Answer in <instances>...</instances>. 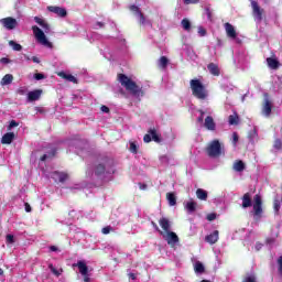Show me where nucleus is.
<instances>
[{
	"instance_id": "nucleus-1",
	"label": "nucleus",
	"mask_w": 282,
	"mask_h": 282,
	"mask_svg": "<svg viewBox=\"0 0 282 282\" xmlns=\"http://www.w3.org/2000/svg\"><path fill=\"white\" fill-rule=\"evenodd\" d=\"M113 161L108 158L99 159L94 163L93 173L87 171L86 175L91 180H101V182H109L113 175Z\"/></svg>"
},
{
	"instance_id": "nucleus-2",
	"label": "nucleus",
	"mask_w": 282,
	"mask_h": 282,
	"mask_svg": "<svg viewBox=\"0 0 282 282\" xmlns=\"http://www.w3.org/2000/svg\"><path fill=\"white\" fill-rule=\"evenodd\" d=\"M34 21L40 26V28L37 25L32 26V32L35 36V41H37V43H40V45H43L44 47L52 48L53 47L52 42H50V40H47V35H45V34H50V24H47V21H45L40 17H35ZM41 28L43 30H41Z\"/></svg>"
},
{
	"instance_id": "nucleus-3",
	"label": "nucleus",
	"mask_w": 282,
	"mask_h": 282,
	"mask_svg": "<svg viewBox=\"0 0 282 282\" xmlns=\"http://www.w3.org/2000/svg\"><path fill=\"white\" fill-rule=\"evenodd\" d=\"M119 83L127 89V91L134 96V98H138V100L144 97V90H142V87L138 86V84L131 80L128 76L120 74Z\"/></svg>"
},
{
	"instance_id": "nucleus-4",
	"label": "nucleus",
	"mask_w": 282,
	"mask_h": 282,
	"mask_svg": "<svg viewBox=\"0 0 282 282\" xmlns=\"http://www.w3.org/2000/svg\"><path fill=\"white\" fill-rule=\"evenodd\" d=\"M189 89L194 98H196L200 102L208 101L209 93H208V89H206V86H204V84L202 83V80L191 79Z\"/></svg>"
},
{
	"instance_id": "nucleus-5",
	"label": "nucleus",
	"mask_w": 282,
	"mask_h": 282,
	"mask_svg": "<svg viewBox=\"0 0 282 282\" xmlns=\"http://www.w3.org/2000/svg\"><path fill=\"white\" fill-rule=\"evenodd\" d=\"M207 155H209V158H219L220 155H224V145H221L219 140H213L208 144Z\"/></svg>"
},
{
	"instance_id": "nucleus-6",
	"label": "nucleus",
	"mask_w": 282,
	"mask_h": 282,
	"mask_svg": "<svg viewBox=\"0 0 282 282\" xmlns=\"http://www.w3.org/2000/svg\"><path fill=\"white\" fill-rule=\"evenodd\" d=\"M73 268H78L79 274L84 278V282H91V276L89 275V267L84 260H79L73 264Z\"/></svg>"
},
{
	"instance_id": "nucleus-7",
	"label": "nucleus",
	"mask_w": 282,
	"mask_h": 282,
	"mask_svg": "<svg viewBox=\"0 0 282 282\" xmlns=\"http://www.w3.org/2000/svg\"><path fill=\"white\" fill-rule=\"evenodd\" d=\"M251 8H252V17L256 21V23H261L263 21V14H265V11L259 7V3L257 1H251Z\"/></svg>"
},
{
	"instance_id": "nucleus-8",
	"label": "nucleus",
	"mask_w": 282,
	"mask_h": 282,
	"mask_svg": "<svg viewBox=\"0 0 282 282\" xmlns=\"http://www.w3.org/2000/svg\"><path fill=\"white\" fill-rule=\"evenodd\" d=\"M160 235L163 237V239L167 242L171 248H175L176 243H180V237H177V234L173 231H160Z\"/></svg>"
},
{
	"instance_id": "nucleus-9",
	"label": "nucleus",
	"mask_w": 282,
	"mask_h": 282,
	"mask_svg": "<svg viewBox=\"0 0 282 282\" xmlns=\"http://www.w3.org/2000/svg\"><path fill=\"white\" fill-rule=\"evenodd\" d=\"M261 204V196L256 195L253 198V217L257 221H259L263 215V207Z\"/></svg>"
},
{
	"instance_id": "nucleus-10",
	"label": "nucleus",
	"mask_w": 282,
	"mask_h": 282,
	"mask_svg": "<svg viewBox=\"0 0 282 282\" xmlns=\"http://www.w3.org/2000/svg\"><path fill=\"white\" fill-rule=\"evenodd\" d=\"M130 12H133L134 15H137L141 25H151V22L148 21L147 18H144V14H142V11H140V8H138L137 6H130Z\"/></svg>"
},
{
	"instance_id": "nucleus-11",
	"label": "nucleus",
	"mask_w": 282,
	"mask_h": 282,
	"mask_svg": "<svg viewBox=\"0 0 282 282\" xmlns=\"http://www.w3.org/2000/svg\"><path fill=\"white\" fill-rule=\"evenodd\" d=\"M272 113V102L270 101V97L268 94H264V102L262 106V116L265 118H270V115Z\"/></svg>"
},
{
	"instance_id": "nucleus-12",
	"label": "nucleus",
	"mask_w": 282,
	"mask_h": 282,
	"mask_svg": "<svg viewBox=\"0 0 282 282\" xmlns=\"http://www.w3.org/2000/svg\"><path fill=\"white\" fill-rule=\"evenodd\" d=\"M1 25L6 28V30H14L19 23L17 22V19L14 18H3L0 20Z\"/></svg>"
},
{
	"instance_id": "nucleus-13",
	"label": "nucleus",
	"mask_w": 282,
	"mask_h": 282,
	"mask_svg": "<svg viewBox=\"0 0 282 282\" xmlns=\"http://www.w3.org/2000/svg\"><path fill=\"white\" fill-rule=\"evenodd\" d=\"M46 177H51L52 180H54V182H65V180H67V174L63 173V172H52L50 174H45Z\"/></svg>"
},
{
	"instance_id": "nucleus-14",
	"label": "nucleus",
	"mask_w": 282,
	"mask_h": 282,
	"mask_svg": "<svg viewBox=\"0 0 282 282\" xmlns=\"http://www.w3.org/2000/svg\"><path fill=\"white\" fill-rule=\"evenodd\" d=\"M48 12H53L57 17L65 18L67 17V10L63 7H47Z\"/></svg>"
},
{
	"instance_id": "nucleus-15",
	"label": "nucleus",
	"mask_w": 282,
	"mask_h": 282,
	"mask_svg": "<svg viewBox=\"0 0 282 282\" xmlns=\"http://www.w3.org/2000/svg\"><path fill=\"white\" fill-rule=\"evenodd\" d=\"M204 127H205V129H207V131H215V129H217V124L215 123V119H213L212 116H207L205 118Z\"/></svg>"
},
{
	"instance_id": "nucleus-16",
	"label": "nucleus",
	"mask_w": 282,
	"mask_h": 282,
	"mask_svg": "<svg viewBox=\"0 0 282 282\" xmlns=\"http://www.w3.org/2000/svg\"><path fill=\"white\" fill-rule=\"evenodd\" d=\"M205 241L212 246L217 243L219 241V230H215L214 232L207 235L205 237Z\"/></svg>"
},
{
	"instance_id": "nucleus-17",
	"label": "nucleus",
	"mask_w": 282,
	"mask_h": 282,
	"mask_svg": "<svg viewBox=\"0 0 282 282\" xmlns=\"http://www.w3.org/2000/svg\"><path fill=\"white\" fill-rule=\"evenodd\" d=\"M41 94H43V90H41V89L30 91L28 94V101L34 102V101L39 100V98H41Z\"/></svg>"
},
{
	"instance_id": "nucleus-18",
	"label": "nucleus",
	"mask_w": 282,
	"mask_h": 282,
	"mask_svg": "<svg viewBox=\"0 0 282 282\" xmlns=\"http://www.w3.org/2000/svg\"><path fill=\"white\" fill-rule=\"evenodd\" d=\"M225 30L229 39H237V31L235 30V26H232V24L228 22L225 23Z\"/></svg>"
},
{
	"instance_id": "nucleus-19",
	"label": "nucleus",
	"mask_w": 282,
	"mask_h": 282,
	"mask_svg": "<svg viewBox=\"0 0 282 282\" xmlns=\"http://www.w3.org/2000/svg\"><path fill=\"white\" fill-rule=\"evenodd\" d=\"M185 210H187L188 215H193L195 210H197V203L195 200H188L184 203Z\"/></svg>"
},
{
	"instance_id": "nucleus-20",
	"label": "nucleus",
	"mask_w": 282,
	"mask_h": 282,
	"mask_svg": "<svg viewBox=\"0 0 282 282\" xmlns=\"http://www.w3.org/2000/svg\"><path fill=\"white\" fill-rule=\"evenodd\" d=\"M159 224L161 226V228L164 230L163 232H170L171 231V221L169 220V218H161L159 220Z\"/></svg>"
},
{
	"instance_id": "nucleus-21",
	"label": "nucleus",
	"mask_w": 282,
	"mask_h": 282,
	"mask_svg": "<svg viewBox=\"0 0 282 282\" xmlns=\"http://www.w3.org/2000/svg\"><path fill=\"white\" fill-rule=\"evenodd\" d=\"M58 76L61 78H64V80H68V83H78V79H76V77L72 74H66L65 72H61L58 73Z\"/></svg>"
},
{
	"instance_id": "nucleus-22",
	"label": "nucleus",
	"mask_w": 282,
	"mask_h": 282,
	"mask_svg": "<svg viewBox=\"0 0 282 282\" xmlns=\"http://www.w3.org/2000/svg\"><path fill=\"white\" fill-rule=\"evenodd\" d=\"M12 140H14V134L13 132H7L2 139H1V143L2 144H12Z\"/></svg>"
},
{
	"instance_id": "nucleus-23",
	"label": "nucleus",
	"mask_w": 282,
	"mask_h": 282,
	"mask_svg": "<svg viewBox=\"0 0 282 282\" xmlns=\"http://www.w3.org/2000/svg\"><path fill=\"white\" fill-rule=\"evenodd\" d=\"M252 206V199L250 198V193H246L242 196V208H250Z\"/></svg>"
},
{
	"instance_id": "nucleus-24",
	"label": "nucleus",
	"mask_w": 282,
	"mask_h": 282,
	"mask_svg": "<svg viewBox=\"0 0 282 282\" xmlns=\"http://www.w3.org/2000/svg\"><path fill=\"white\" fill-rule=\"evenodd\" d=\"M205 270L206 269H205V267H204V264L202 262L196 261L194 263V272H195V274H204Z\"/></svg>"
},
{
	"instance_id": "nucleus-25",
	"label": "nucleus",
	"mask_w": 282,
	"mask_h": 282,
	"mask_svg": "<svg viewBox=\"0 0 282 282\" xmlns=\"http://www.w3.org/2000/svg\"><path fill=\"white\" fill-rule=\"evenodd\" d=\"M12 80H14V77L11 74H7L2 77L0 85L6 87V85L12 84Z\"/></svg>"
},
{
	"instance_id": "nucleus-26",
	"label": "nucleus",
	"mask_w": 282,
	"mask_h": 282,
	"mask_svg": "<svg viewBox=\"0 0 282 282\" xmlns=\"http://www.w3.org/2000/svg\"><path fill=\"white\" fill-rule=\"evenodd\" d=\"M196 196L202 202H206L208 199V192H206L205 189L198 188L196 191Z\"/></svg>"
},
{
	"instance_id": "nucleus-27",
	"label": "nucleus",
	"mask_w": 282,
	"mask_h": 282,
	"mask_svg": "<svg viewBox=\"0 0 282 282\" xmlns=\"http://www.w3.org/2000/svg\"><path fill=\"white\" fill-rule=\"evenodd\" d=\"M207 69L209 70L210 74H213V76H219V66H217L214 63H210L207 66Z\"/></svg>"
},
{
	"instance_id": "nucleus-28",
	"label": "nucleus",
	"mask_w": 282,
	"mask_h": 282,
	"mask_svg": "<svg viewBox=\"0 0 282 282\" xmlns=\"http://www.w3.org/2000/svg\"><path fill=\"white\" fill-rule=\"evenodd\" d=\"M267 63L270 69H279V61L275 58L269 57L267 58Z\"/></svg>"
},
{
	"instance_id": "nucleus-29",
	"label": "nucleus",
	"mask_w": 282,
	"mask_h": 282,
	"mask_svg": "<svg viewBox=\"0 0 282 282\" xmlns=\"http://www.w3.org/2000/svg\"><path fill=\"white\" fill-rule=\"evenodd\" d=\"M246 169V164H243V161H237L234 163V171H236L237 173H241L242 171H245Z\"/></svg>"
},
{
	"instance_id": "nucleus-30",
	"label": "nucleus",
	"mask_w": 282,
	"mask_h": 282,
	"mask_svg": "<svg viewBox=\"0 0 282 282\" xmlns=\"http://www.w3.org/2000/svg\"><path fill=\"white\" fill-rule=\"evenodd\" d=\"M248 138L250 140V142H257V140H259V134L257 133V129H252L249 134Z\"/></svg>"
},
{
	"instance_id": "nucleus-31",
	"label": "nucleus",
	"mask_w": 282,
	"mask_h": 282,
	"mask_svg": "<svg viewBox=\"0 0 282 282\" xmlns=\"http://www.w3.org/2000/svg\"><path fill=\"white\" fill-rule=\"evenodd\" d=\"M148 133L154 142H160V135H158V130H155V128L150 129Z\"/></svg>"
},
{
	"instance_id": "nucleus-32",
	"label": "nucleus",
	"mask_w": 282,
	"mask_h": 282,
	"mask_svg": "<svg viewBox=\"0 0 282 282\" xmlns=\"http://www.w3.org/2000/svg\"><path fill=\"white\" fill-rule=\"evenodd\" d=\"M148 133L154 142H160V135H158V130H155V128L150 129Z\"/></svg>"
},
{
	"instance_id": "nucleus-33",
	"label": "nucleus",
	"mask_w": 282,
	"mask_h": 282,
	"mask_svg": "<svg viewBox=\"0 0 282 282\" xmlns=\"http://www.w3.org/2000/svg\"><path fill=\"white\" fill-rule=\"evenodd\" d=\"M9 46L12 47V50L14 52H21V50H23V46H21V44L14 42V41H9Z\"/></svg>"
},
{
	"instance_id": "nucleus-34",
	"label": "nucleus",
	"mask_w": 282,
	"mask_h": 282,
	"mask_svg": "<svg viewBox=\"0 0 282 282\" xmlns=\"http://www.w3.org/2000/svg\"><path fill=\"white\" fill-rule=\"evenodd\" d=\"M166 197L170 206H175V204H177V198H175V194L167 193Z\"/></svg>"
},
{
	"instance_id": "nucleus-35",
	"label": "nucleus",
	"mask_w": 282,
	"mask_h": 282,
	"mask_svg": "<svg viewBox=\"0 0 282 282\" xmlns=\"http://www.w3.org/2000/svg\"><path fill=\"white\" fill-rule=\"evenodd\" d=\"M48 269L55 276H61V274H63V269H56L54 264H48Z\"/></svg>"
},
{
	"instance_id": "nucleus-36",
	"label": "nucleus",
	"mask_w": 282,
	"mask_h": 282,
	"mask_svg": "<svg viewBox=\"0 0 282 282\" xmlns=\"http://www.w3.org/2000/svg\"><path fill=\"white\" fill-rule=\"evenodd\" d=\"M181 25L185 32H191V21L188 19H183Z\"/></svg>"
},
{
	"instance_id": "nucleus-37",
	"label": "nucleus",
	"mask_w": 282,
	"mask_h": 282,
	"mask_svg": "<svg viewBox=\"0 0 282 282\" xmlns=\"http://www.w3.org/2000/svg\"><path fill=\"white\" fill-rule=\"evenodd\" d=\"M167 65H169V58H166V56H162L159 59V67H161L162 69H166Z\"/></svg>"
},
{
	"instance_id": "nucleus-38",
	"label": "nucleus",
	"mask_w": 282,
	"mask_h": 282,
	"mask_svg": "<svg viewBox=\"0 0 282 282\" xmlns=\"http://www.w3.org/2000/svg\"><path fill=\"white\" fill-rule=\"evenodd\" d=\"M229 124H239V116H237V112L229 116Z\"/></svg>"
},
{
	"instance_id": "nucleus-39",
	"label": "nucleus",
	"mask_w": 282,
	"mask_h": 282,
	"mask_svg": "<svg viewBox=\"0 0 282 282\" xmlns=\"http://www.w3.org/2000/svg\"><path fill=\"white\" fill-rule=\"evenodd\" d=\"M242 282H257V276H254V274H247Z\"/></svg>"
},
{
	"instance_id": "nucleus-40",
	"label": "nucleus",
	"mask_w": 282,
	"mask_h": 282,
	"mask_svg": "<svg viewBox=\"0 0 282 282\" xmlns=\"http://www.w3.org/2000/svg\"><path fill=\"white\" fill-rule=\"evenodd\" d=\"M129 144H130L129 151L134 154L138 153V144H135V142L133 141H130Z\"/></svg>"
},
{
	"instance_id": "nucleus-41",
	"label": "nucleus",
	"mask_w": 282,
	"mask_h": 282,
	"mask_svg": "<svg viewBox=\"0 0 282 282\" xmlns=\"http://www.w3.org/2000/svg\"><path fill=\"white\" fill-rule=\"evenodd\" d=\"M231 142H232L234 147H237V143L239 142V134H237V132L232 133Z\"/></svg>"
},
{
	"instance_id": "nucleus-42",
	"label": "nucleus",
	"mask_w": 282,
	"mask_h": 282,
	"mask_svg": "<svg viewBox=\"0 0 282 282\" xmlns=\"http://www.w3.org/2000/svg\"><path fill=\"white\" fill-rule=\"evenodd\" d=\"M111 230H113V227L107 226L101 229V232H102V235H109V232H111Z\"/></svg>"
},
{
	"instance_id": "nucleus-43",
	"label": "nucleus",
	"mask_w": 282,
	"mask_h": 282,
	"mask_svg": "<svg viewBox=\"0 0 282 282\" xmlns=\"http://www.w3.org/2000/svg\"><path fill=\"white\" fill-rule=\"evenodd\" d=\"M183 2L185 3V6H191V4L199 3V0H183Z\"/></svg>"
},
{
	"instance_id": "nucleus-44",
	"label": "nucleus",
	"mask_w": 282,
	"mask_h": 282,
	"mask_svg": "<svg viewBox=\"0 0 282 282\" xmlns=\"http://www.w3.org/2000/svg\"><path fill=\"white\" fill-rule=\"evenodd\" d=\"M7 243H14V236L13 235H7Z\"/></svg>"
},
{
	"instance_id": "nucleus-45",
	"label": "nucleus",
	"mask_w": 282,
	"mask_h": 282,
	"mask_svg": "<svg viewBox=\"0 0 282 282\" xmlns=\"http://www.w3.org/2000/svg\"><path fill=\"white\" fill-rule=\"evenodd\" d=\"M18 126H19V123L17 121L12 120L8 127V130L11 131V129H14V127H18Z\"/></svg>"
},
{
	"instance_id": "nucleus-46",
	"label": "nucleus",
	"mask_w": 282,
	"mask_h": 282,
	"mask_svg": "<svg viewBox=\"0 0 282 282\" xmlns=\"http://www.w3.org/2000/svg\"><path fill=\"white\" fill-rule=\"evenodd\" d=\"M215 219H217V214H209V215H207V220L208 221H215Z\"/></svg>"
},
{
	"instance_id": "nucleus-47",
	"label": "nucleus",
	"mask_w": 282,
	"mask_h": 282,
	"mask_svg": "<svg viewBox=\"0 0 282 282\" xmlns=\"http://www.w3.org/2000/svg\"><path fill=\"white\" fill-rule=\"evenodd\" d=\"M198 34H199V36H205L206 35V29H204L203 26H198Z\"/></svg>"
},
{
	"instance_id": "nucleus-48",
	"label": "nucleus",
	"mask_w": 282,
	"mask_h": 282,
	"mask_svg": "<svg viewBox=\"0 0 282 282\" xmlns=\"http://www.w3.org/2000/svg\"><path fill=\"white\" fill-rule=\"evenodd\" d=\"M151 140H152V138H151V134H150V133H148V134H145V135L143 137V142H145V143L151 142Z\"/></svg>"
},
{
	"instance_id": "nucleus-49",
	"label": "nucleus",
	"mask_w": 282,
	"mask_h": 282,
	"mask_svg": "<svg viewBox=\"0 0 282 282\" xmlns=\"http://www.w3.org/2000/svg\"><path fill=\"white\" fill-rule=\"evenodd\" d=\"M34 78H35V80H43V78H45V76L41 73H37L34 75Z\"/></svg>"
},
{
	"instance_id": "nucleus-50",
	"label": "nucleus",
	"mask_w": 282,
	"mask_h": 282,
	"mask_svg": "<svg viewBox=\"0 0 282 282\" xmlns=\"http://www.w3.org/2000/svg\"><path fill=\"white\" fill-rule=\"evenodd\" d=\"M0 63H2V65H8V63H10V59L8 57H2L0 59Z\"/></svg>"
},
{
	"instance_id": "nucleus-51",
	"label": "nucleus",
	"mask_w": 282,
	"mask_h": 282,
	"mask_svg": "<svg viewBox=\"0 0 282 282\" xmlns=\"http://www.w3.org/2000/svg\"><path fill=\"white\" fill-rule=\"evenodd\" d=\"M50 251H51V252H61V250H59L58 247H56V246H51V247H50Z\"/></svg>"
},
{
	"instance_id": "nucleus-52",
	"label": "nucleus",
	"mask_w": 282,
	"mask_h": 282,
	"mask_svg": "<svg viewBox=\"0 0 282 282\" xmlns=\"http://www.w3.org/2000/svg\"><path fill=\"white\" fill-rule=\"evenodd\" d=\"M274 149H281V140H279V139L275 140Z\"/></svg>"
},
{
	"instance_id": "nucleus-53",
	"label": "nucleus",
	"mask_w": 282,
	"mask_h": 282,
	"mask_svg": "<svg viewBox=\"0 0 282 282\" xmlns=\"http://www.w3.org/2000/svg\"><path fill=\"white\" fill-rule=\"evenodd\" d=\"M200 116L198 117V122H204V110H199Z\"/></svg>"
},
{
	"instance_id": "nucleus-54",
	"label": "nucleus",
	"mask_w": 282,
	"mask_h": 282,
	"mask_svg": "<svg viewBox=\"0 0 282 282\" xmlns=\"http://www.w3.org/2000/svg\"><path fill=\"white\" fill-rule=\"evenodd\" d=\"M24 208L26 213H32V207L30 206V204L25 203Z\"/></svg>"
},
{
	"instance_id": "nucleus-55",
	"label": "nucleus",
	"mask_w": 282,
	"mask_h": 282,
	"mask_svg": "<svg viewBox=\"0 0 282 282\" xmlns=\"http://www.w3.org/2000/svg\"><path fill=\"white\" fill-rule=\"evenodd\" d=\"M54 155V153H52V154H44L42 158H41V162H45V160L47 159V158H52Z\"/></svg>"
},
{
	"instance_id": "nucleus-56",
	"label": "nucleus",
	"mask_w": 282,
	"mask_h": 282,
	"mask_svg": "<svg viewBox=\"0 0 282 282\" xmlns=\"http://www.w3.org/2000/svg\"><path fill=\"white\" fill-rule=\"evenodd\" d=\"M100 28H105V24H102V22H97L95 24V30H99Z\"/></svg>"
},
{
	"instance_id": "nucleus-57",
	"label": "nucleus",
	"mask_w": 282,
	"mask_h": 282,
	"mask_svg": "<svg viewBox=\"0 0 282 282\" xmlns=\"http://www.w3.org/2000/svg\"><path fill=\"white\" fill-rule=\"evenodd\" d=\"M101 111H102V113H109V107H107V106H101Z\"/></svg>"
},
{
	"instance_id": "nucleus-58",
	"label": "nucleus",
	"mask_w": 282,
	"mask_h": 282,
	"mask_svg": "<svg viewBox=\"0 0 282 282\" xmlns=\"http://www.w3.org/2000/svg\"><path fill=\"white\" fill-rule=\"evenodd\" d=\"M152 226L158 232H162V230H160V227H158V224H155V221H152Z\"/></svg>"
},
{
	"instance_id": "nucleus-59",
	"label": "nucleus",
	"mask_w": 282,
	"mask_h": 282,
	"mask_svg": "<svg viewBox=\"0 0 282 282\" xmlns=\"http://www.w3.org/2000/svg\"><path fill=\"white\" fill-rule=\"evenodd\" d=\"M263 248V245L261 242L256 243V250L259 251Z\"/></svg>"
},
{
	"instance_id": "nucleus-60",
	"label": "nucleus",
	"mask_w": 282,
	"mask_h": 282,
	"mask_svg": "<svg viewBox=\"0 0 282 282\" xmlns=\"http://www.w3.org/2000/svg\"><path fill=\"white\" fill-rule=\"evenodd\" d=\"M31 61H33V63H41V59H39V57H36V56H33V57H31Z\"/></svg>"
},
{
	"instance_id": "nucleus-61",
	"label": "nucleus",
	"mask_w": 282,
	"mask_h": 282,
	"mask_svg": "<svg viewBox=\"0 0 282 282\" xmlns=\"http://www.w3.org/2000/svg\"><path fill=\"white\" fill-rule=\"evenodd\" d=\"M273 241H274V239H272V238H268V239H267V243H268L269 246H272Z\"/></svg>"
},
{
	"instance_id": "nucleus-62",
	"label": "nucleus",
	"mask_w": 282,
	"mask_h": 282,
	"mask_svg": "<svg viewBox=\"0 0 282 282\" xmlns=\"http://www.w3.org/2000/svg\"><path fill=\"white\" fill-rule=\"evenodd\" d=\"M129 278L132 279V281H135V273H130Z\"/></svg>"
},
{
	"instance_id": "nucleus-63",
	"label": "nucleus",
	"mask_w": 282,
	"mask_h": 282,
	"mask_svg": "<svg viewBox=\"0 0 282 282\" xmlns=\"http://www.w3.org/2000/svg\"><path fill=\"white\" fill-rule=\"evenodd\" d=\"M274 208H275V210H276V213H278L279 208H281V205L275 204V205H274Z\"/></svg>"
},
{
	"instance_id": "nucleus-64",
	"label": "nucleus",
	"mask_w": 282,
	"mask_h": 282,
	"mask_svg": "<svg viewBox=\"0 0 282 282\" xmlns=\"http://www.w3.org/2000/svg\"><path fill=\"white\" fill-rule=\"evenodd\" d=\"M24 58H25L26 61H32V57H31V56H28V55H24Z\"/></svg>"
}]
</instances>
